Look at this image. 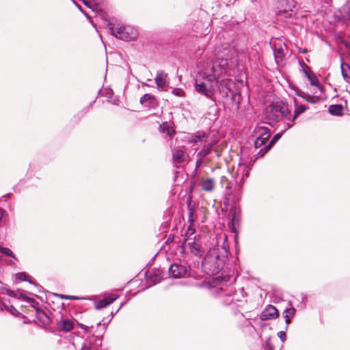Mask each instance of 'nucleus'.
I'll use <instances>...</instances> for the list:
<instances>
[{
  "instance_id": "obj_1",
  "label": "nucleus",
  "mask_w": 350,
  "mask_h": 350,
  "mask_svg": "<svg viewBox=\"0 0 350 350\" xmlns=\"http://www.w3.org/2000/svg\"><path fill=\"white\" fill-rule=\"evenodd\" d=\"M219 70L222 72L221 64L214 62L211 68L212 74H200L198 75L195 79L196 91L206 98L212 99L215 93V86L218 87L219 83L217 77Z\"/></svg>"
},
{
  "instance_id": "obj_2",
  "label": "nucleus",
  "mask_w": 350,
  "mask_h": 350,
  "mask_svg": "<svg viewBox=\"0 0 350 350\" xmlns=\"http://www.w3.org/2000/svg\"><path fill=\"white\" fill-rule=\"evenodd\" d=\"M226 241L227 238L225 237L221 251L218 247H213L208 251L202 260V267L208 269L209 273L213 275L218 273L223 269L224 262L228 257V250L225 245Z\"/></svg>"
},
{
  "instance_id": "obj_3",
  "label": "nucleus",
  "mask_w": 350,
  "mask_h": 350,
  "mask_svg": "<svg viewBox=\"0 0 350 350\" xmlns=\"http://www.w3.org/2000/svg\"><path fill=\"white\" fill-rule=\"evenodd\" d=\"M263 116L268 124L273 125L282 119L290 120L291 109L282 100L272 102L265 109Z\"/></svg>"
},
{
  "instance_id": "obj_4",
  "label": "nucleus",
  "mask_w": 350,
  "mask_h": 350,
  "mask_svg": "<svg viewBox=\"0 0 350 350\" xmlns=\"http://www.w3.org/2000/svg\"><path fill=\"white\" fill-rule=\"evenodd\" d=\"M224 305L231 306L234 314L241 312V309L246 303L243 288H239L238 293L232 286L230 287L224 296L221 297Z\"/></svg>"
},
{
  "instance_id": "obj_5",
  "label": "nucleus",
  "mask_w": 350,
  "mask_h": 350,
  "mask_svg": "<svg viewBox=\"0 0 350 350\" xmlns=\"http://www.w3.org/2000/svg\"><path fill=\"white\" fill-rule=\"evenodd\" d=\"M218 90L223 97L229 98L237 108L239 107L241 95L236 88L235 84L230 79H224L219 81Z\"/></svg>"
},
{
  "instance_id": "obj_6",
  "label": "nucleus",
  "mask_w": 350,
  "mask_h": 350,
  "mask_svg": "<svg viewBox=\"0 0 350 350\" xmlns=\"http://www.w3.org/2000/svg\"><path fill=\"white\" fill-rule=\"evenodd\" d=\"M198 256L202 257L205 252L203 247L202 237L200 235H196L193 238L184 239L183 241L180 245V253L185 254L187 253V250Z\"/></svg>"
},
{
  "instance_id": "obj_7",
  "label": "nucleus",
  "mask_w": 350,
  "mask_h": 350,
  "mask_svg": "<svg viewBox=\"0 0 350 350\" xmlns=\"http://www.w3.org/2000/svg\"><path fill=\"white\" fill-rule=\"evenodd\" d=\"M109 31L116 38L124 40L131 41L134 40L137 36V29L130 25H120L116 27L109 24Z\"/></svg>"
},
{
  "instance_id": "obj_8",
  "label": "nucleus",
  "mask_w": 350,
  "mask_h": 350,
  "mask_svg": "<svg viewBox=\"0 0 350 350\" xmlns=\"http://www.w3.org/2000/svg\"><path fill=\"white\" fill-rule=\"evenodd\" d=\"M190 267L187 262L181 261L174 262L168 268V273L171 278H181L189 275Z\"/></svg>"
},
{
  "instance_id": "obj_9",
  "label": "nucleus",
  "mask_w": 350,
  "mask_h": 350,
  "mask_svg": "<svg viewBox=\"0 0 350 350\" xmlns=\"http://www.w3.org/2000/svg\"><path fill=\"white\" fill-rule=\"evenodd\" d=\"M273 50L275 61L277 65H284L285 60L284 51L286 50V45L285 44V43L281 42L273 43Z\"/></svg>"
},
{
  "instance_id": "obj_10",
  "label": "nucleus",
  "mask_w": 350,
  "mask_h": 350,
  "mask_svg": "<svg viewBox=\"0 0 350 350\" xmlns=\"http://www.w3.org/2000/svg\"><path fill=\"white\" fill-rule=\"evenodd\" d=\"M282 8L278 10V15L284 14V17L290 18L292 16L293 9L296 7L297 2L295 0H280Z\"/></svg>"
},
{
  "instance_id": "obj_11",
  "label": "nucleus",
  "mask_w": 350,
  "mask_h": 350,
  "mask_svg": "<svg viewBox=\"0 0 350 350\" xmlns=\"http://www.w3.org/2000/svg\"><path fill=\"white\" fill-rule=\"evenodd\" d=\"M279 316V312L273 305H268L261 312L260 319L261 321L273 319Z\"/></svg>"
},
{
  "instance_id": "obj_12",
  "label": "nucleus",
  "mask_w": 350,
  "mask_h": 350,
  "mask_svg": "<svg viewBox=\"0 0 350 350\" xmlns=\"http://www.w3.org/2000/svg\"><path fill=\"white\" fill-rule=\"evenodd\" d=\"M270 136V130L267 127L263 126H257L255 128L253 134V137L265 143L269 139Z\"/></svg>"
},
{
  "instance_id": "obj_13",
  "label": "nucleus",
  "mask_w": 350,
  "mask_h": 350,
  "mask_svg": "<svg viewBox=\"0 0 350 350\" xmlns=\"http://www.w3.org/2000/svg\"><path fill=\"white\" fill-rule=\"evenodd\" d=\"M2 293H5L9 297H14L18 299L24 300L26 302L29 303V304L35 301V299L33 298L29 297L26 296L25 295L23 294L22 293H20L18 291H12L8 288H3Z\"/></svg>"
},
{
  "instance_id": "obj_14",
  "label": "nucleus",
  "mask_w": 350,
  "mask_h": 350,
  "mask_svg": "<svg viewBox=\"0 0 350 350\" xmlns=\"http://www.w3.org/2000/svg\"><path fill=\"white\" fill-rule=\"evenodd\" d=\"M118 295L116 294H110L106 297H105L103 299L98 300L95 302V308L96 310H100L104 308L110 304H111L114 301H116L118 298Z\"/></svg>"
},
{
  "instance_id": "obj_15",
  "label": "nucleus",
  "mask_w": 350,
  "mask_h": 350,
  "mask_svg": "<svg viewBox=\"0 0 350 350\" xmlns=\"http://www.w3.org/2000/svg\"><path fill=\"white\" fill-rule=\"evenodd\" d=\"M250 168L245 164H239L236 172L235 181L237 184L238 182H241L245 178H247L250 175Z\"/></svg>"
},
{
  "instance_id": "obj_16",
  "label": "nucleus",
  "mask_w": 350,
  "mask_h": 350,
  "mask_svg": "<svg viewBox=\"0 0 350 350\" xmlns=\"http://www.w3.org/2000/svg\"><path fill=\"white\" fill-rule=\"evenodd\" d=\"M211 138L210 137V133L206 132H198L192 136V139L191 142L193 144H197L198 142L204 144H206L208 142H211Z\"/></svg>"
},
{
  "instance_id": "obj_17",
  "label": "nucleus",
  "mask_w": 350,
  "mask_h": 350,
  "mask_svg": "<svg viewBox=\"0 0 350 350\" xmlns=\"http://www.w3.org/2000/svg\"><path fill=\"white\" fill-rule=\"evenodd\" d=\"M283 133L284 131L275 134L267 146L260 149L257 154V157H262L271 148V147L281 138Z\"/></svg>"
},
{
  "instance_id": "obj_18",
  "label": "nucleus",
  "mask_w": 350,
  "mask_h": 350,
  "mask_svg": "<svg viewBox=\"0 0 350 350\" xmlns=\"http://www.w3.org/2000/svg\"><path fill=\"white\" fill-rule=\"evenodd\" d=\"M217 144V142L215 139H211V142H208L206 144H204L202 149L197 153L196 157L205 159L206 156H208L213 147Z\"/></svg>"
},
{
  "instance_id": "obj_19",
  "label": "nucleus",
  "mask_w": 350,
  "mask_h": 350,
  "mask_svg": "<svg viewBox=\"0 0 350 350\" xmlns=\"http://www.w3.org/2000/svg\"><path fill=\"white\" fill-rule=\"evenodd\" d=\"M57 327L64 332L74 329V321L70 319H62L56 323Z\"/></svg>"
},
{
  "instance_id": "obj_20",
  "label": "nucleus",
  "mask_w": 350,
  "mask_h": 350,
  "mask_svg": "<svg viewBox=\"0 0 350 350\" xmlns=\"http://www.w3.org/2000/svg\"><path fill=\"white\" fill-rule=\"evenodd\" d=\"M140 103L148 108H154L157 105L155 97L150 94H145L141 97Z\"/></svg>"
},
{
  "instance_id": "obj_21",
  "label": "nucleus",
  "mask_w": 350,
  "mask_h": 350,
  "mask_svg": "<svg viewBox=\"0 0 350 350\" xmlns=\"http://www.w3.org/2000/svg\"><path fill=\"white\" fill-rule=\"evenodd\" d=\"M200 185L203 191L212 192L215 187V180L213 178H206L202 179Z\"/></svg>"
},
{
  "instance_id": "obj_22",
  "label": "nucleus",
  "mask_w": 350,
  "mask_h": 350,
  "mask_svg": "<svg viewBox=\"0 0 350 350\" xmlns=\"http://www.w3.org/2000/svg\"><path fill=\"white\" fill-rule=\"evenodd\" d=\"M0 308L6 310L15 317H18L21 313L10 304L9 300L0 301Z\"/></svg>"
},
{
  "instance_id": "obj_23",
  "label": "nucleus",
  "mask_w": 350,
  "mask_h": 350,
  "mask_svg": "<svg viewBox=\"0 0 350 350\" xmlns=\"http://www.w3.org/2000/svg\"><path fill=\"white\" fill-rule=\"evenodd\" d=\"M230 222L229 223V227L231 228V230L234 233H237V231L235 228V225H238L240 221V215L239 213L237 211H230Z\"/></svg>"
},
{
  "instance_id": "obj_24",
  "label": "nucleus",
  "mask_w": 350,
  "mask_h": 350,
  "mask_svg": "<svg viewBox=\"0 0 350 350\" xmlns=\"http://www.w3.org/2000/svg\"><path fill=\"white\" fill-rule=\"evenodd\" d=\"M167 75L163 71H158L155 77V83L159 89H163L167 85L166 80Z\"/></svg>"
},
{
  "instance_id": "obj_25",
  "label": "nucleus",
  "mask_w": 350,
  "mask_h": 350,
  "mask_svg": "<svg viewBox=\"0 0 350 350\" xmlns=\"http://www.w3.org/2000/svg\"><path fill=\"white\" fill-rule=\"evenodd\" d=\"M294 103L295 106L294 114L293 117H290L289 120L291 122H294L301 113L305 112L308 109V107L304 105H299L296 98L294 99Z\"/></svg>"
},
{
  "instance_id": "obj_26",
  "label": "nucleus",
  "mask_w": 350,
  "mask_h": 350,
  "mask_svg": "<svg viewBox=\"0 0 350 350\" xmlns=\"http://www.w3.org/2000/svg\"><path fill=\"white\" fill-rule=\"evenodd\" d=\"M295 94L305 100L306 102L311 103V104H315L318 101V98L315 96H313L312 95H310L305 92L297 89L295 92Z\"/></svg>"
},
{
  "instance_id": "obj_27",
  "label": "nucleus",
  "mask_w": 350,
  "mask_h": 350,
  "mask_svg": "<svg viewBox=\"0 0 350 350\" xmlns=\"http://www.w3.org/2000/svg\"><path fill=\"white\" fill-rule=\"evenodd\" d=\"M15 278L18 280L27 281L31 284H34L38 288H42L41 286L37 284L31 278V277L25 272H20L15 275Z\"/></svg>"
},
{
  "instance_id": "obj_28",
  "label": "nucleus",
  "mask_w": 350,
  "mask_h": 350,
  "mask_svg": "<svg viewBox=\"0 0 350 350\" xmlns=\"http://www.w3.org/2000/svg\"><path fill=\"white\" fill-rule=\"evenodd\" d=\"M163 271L159 269H154L150 275V278L154 284H157L163 278Z\"/></svg>"
},
{
  "instance_id": "obj_29",
  "label": "nucleus",
  "mask_w": 350,
  "mask_h": 350,
  "mask_svg": "<svg viewBox=\"0 0 350 350\" xmlns=\"http://www.w3.org/2000/svg\"><path fill=\"white\" fill-rule=\"evenodd\" d=\"M220 184L221 187L225 188L226 190V194L230 195L232 193V184L229 181L226 176H221Z\"/></svg>"
},
{
  "instance_id": "obj_30",
  "label": "nucleus",
  "mask_w": 350,
  "mask_h": 350,
  "mask_svg": "<svg viewBox=\"0 0 350 350\" xmlns=\"http://www.w3.org/2000/svg\"><path fill=\"white\" fill-rule=\"evenodd\" d=\"M343 107L340 104L332 105L329 107V112L334 116H340L342 115Z\"/></svg>"
},
{
  "instance_id": "obj_31",
  "label": "nucleus",
  "mask_w": 350,
  "mask_h": 350,
  "mask_svg": "<svg viewBox=\"0 0 350 350\" xmlns=\"http://www.w3.org/2000/svg\"><path fill=\"white\" fill-rule=\"evenodd\" d=\"M296 312V310L294 308H286L284 311V319H285V323L286 324V329H288V325L291 323V318L293 317Z\"/></svg>"
},
{
  "instance_id": "obj_32",
  "label": "nucleus",
  "mask_w": 350,
  "mask_h": 350,
  "mask_svg": "<svg viewBox=\"0 0 350 350\" xmlns=\"http://www.w3.org/2000/svg\"><path fill=\"white\" fill-rule=\"evenodd\" d=\"M159 130L161 133H165L170 137H172L174 133V131L169 126L167 122H163L160 124Z\"/></svg>"
},
{
  "instance_id": "obj_33",
  "label": "nucleus",
  "mask_w": 350,
  "mask_h": 350,
  "mask_svg": "<svg viewBox=\"0 0 350 350\" xmlns=\"http://www.w3.org/2000/svg\"><path fill=\"white\" fill-rule=\"evenodd\" d=\"M341 72L343 78L350 83V66L349 64H341Z\"/></svg>"
},
{
  "instance_id": "obj_34",
  "label": "nucleus",
  "mask_w": 350,
  "mask_h": 350,
  "mask_svg": "<svg viewBox=\"0 0 350 350\" xmlns=\"http://www.w3.org/2000/svg\"><path fill=\"white\" fill-rule=\"evenodd\" d=\"M185 152L183 150L178 149L173 153V160L176 163H181L185 160Z\"/></svg>"
},
{
  "instance_id": "obj_35",
  "label": "nucleus",
  "mask_w": 350,
  "mask_h": 350,
  "mask_svg": "<svg viewBox=\"0 0 350 350\" xmlns=\"http://www.w3.org/2000/svg\"><path fill=\"white\" fill-rule=\"evenodd\" d=\"M0 252L5 256L14 258L15 261H18V258L16 257L13 252L8 247L0 245Z\"/></svg>"
},
{
  "instance_id": "obj_36",
  "label": "nucleus",
  "mask_w": 350,
  "mask_h": 350,
  "mask_svg": "<svg viewBox=\"0 0 350 350\" xmlns=\"http://www.w3.org/2000/svg\"><path fill=\"white\" fill-rule=\"evenodd\" d=\"M38 319L42 323L49 325L51 323V319L44 312H39L38 314Z\"/></svg>"
},
{
  "instance_id": "obj_37",
  "label": "nucleus",
  "mask_w": 350,
  "mask_h": 350,
  "mask_svg": "<svg viewBox=\"0 0 350 350\" xmlns=\"http://www.w3.org/2000/svg\"><path fill=\"white\" fill-rule=\"evenodd\" d=\"M343 17L350 20V3L347 4L342 8Z\"/></svg>"
},
{
  "instance_id": "obj_38",
  "label": "nucleus",
  "mask_w": 350,
  "mask_h": 350,
  "mask_svg": "<svg viewBox=\"0 0 350 350\" xmlns=\"http://www.w3.org/2000/svg\"><path fill=\"white\" fill-rule=\"evenodd\" d=\"M305 76L307 77V79H308V81H310V84L312 85H314V86H317V79L316 77H314V78L310 75V74L308 72V71H305Z\"/></svg>"
},
{
  "instance_id": "obj_39",
  "label": "nucleus",
  "mask_w": 350,
  "mask_h": 350,
  "mask_svg": "<svg viewBox=\"0 0 350 350\" xmlns=\"http://www.w3.org/2000/svg\"><path fill=\"white\" fill-rule=\"evenodd\" d=\"M172 93L178 96V97H183L185 96V92L183 89L180 88H174L172 90Z\"/></svg>"
},
{
  "instance_id": "obj_40",
  "label": "nucleus",
  "mask_w": 350,
  "mask_h": 350,
  "mask_svg": "<svg viewBox=\"0 0 350 350\" xmlns=\"http://www.w3.org/2000/svg\"><path fill=\"white\" fill-rule=\"evenodd\" d=\"M62 299H68V300H79L81 299L82 298L78 297L77 296L73 295H58Z\"/></svg>"
},
{
  "instance_id": "obj_41",
  "label": "nucleus",
  "mask_w": 350,
  "mask_h": 350,
  "mask_svg": "<svg viewBox=\"0 0 350 350\" xmlns=\"http://www.w3.org/2000/svg\"><path fill=\"white\" fill-rule=\"evenodd\" d=\"M174 242H176L175 236L174 234H170L169 236L167 237V240L165 241V243L167 245H169Z\"/></svg>"
},
{
  "instance_id": "obj_42",
  "label": "nucleus",
  "mask_w": 350,
  "mask_h": 350,
  "mask_svg": "<svg viewBox=\"0 0 350 350\" xmlns=\"http://www.w3.org/2000/svg\"><path fill=\"white\" fill-rule=\"evenodd\" d=\"M299 66H301V70L303 71V72L305 74V71H308V70L310 69V67L308 66H307L303 60H299Z\"/></svg>"
},
{
  "instance_id": "obj_43",
  "label": "nucleus",
  "mask_w": 350,
  "mask_h": 350,
  "mask_svg": "<svg viewBox=\"0 0 350 350\" xmlns=\"http://www.w3.org/2000/svg\"><path fill=\"white\" fill-rule=\"evenodd\" d=\"M265 144V143L263 142L262 141L258 140V139L256 138V139L254 141V147L256 149H258L260 147H261L262 146H263Z\"/></svg>"
},
{
  "instance_id": "obj_44",
  "label": "nucleus",
  "mask_w": 350,
  "mask_h": 350,
  "mask_svg": "<svg viewBox=\"0 0 350 350\" xmlns=\"http://www.w3.org/2000/svg\"><path fill=\"white\" fill-rule=\"evenodd\" d=\"M203 161H204V159H202V158L200 159L199 157H197L196 162V170L200 168L202 166Z\"/></svg>"
},
{
  "instance_id": "obj_45",
  "label": "nucleus",
  "mask_w": 350,
  "mask_h": 350,
  "mask_svg": "<svg viewBox=\"0 0 350 350\" xmlns=\"http://www.w3.org/2000/svg\"><path fill=\"white\" fill-rule=\"evenodd\" d=\"M278 336L281 340V341L284 342L286 340V333L284 331H280L278 332Z\"/></svg>"
},
{
  "instance_id": "obj_46",
  "label": "nucleus",
  "mask_w": 350,
  "mask_h": 350,
  "mask_svg": "<svg viewBox=\"0 0 350 350\" xmlns=\"http://www.w3.org/2000/svg\"><path fill=\"white\" fill-rule=\"evenodd\" d=\"M78 323L79 326L80 327V328L82 329L85 333H87L88 332V329H89L88 326L85 325L82 323Z\"/></svg>"
},
{
  "instance_id": "obj_47",
  "label": "nucleus",
  "mask_w": 350,
  "mask_h": 350,
  "mask_svg": "<svg viewBox=\"0 0 350 350\" xmlns=\"http://www.w3.org/2000/svg\"><path fill=\"white\" fill-rule=\"evenodd\" d=\"M78 323L79 326L80 327V328L82 329L85 333H87L88 332V329H89L88 326L85 325L82 323Z\"/></svg>"
},
{
  "instance_id": "obj_48",
  "label": "nucleus",
  "mask_w": 350,
  "mask_h": 350,
  "mask_svg": "<svg viewBox=\"0 0 350 350\" xmlns=\"http://www.w3.org/2000/svg\"><path fill=\"white\" fill-rule=\"evenodd\" d=\"M300 298H301V301L305 302L308 299V296L306 294L302 293L300 294Z\"/></svg>"
},
{
  "instance_id": "obj_49",
  "label": "nucleus",
  "mask_w": 350,
  "mask_h": 350,
  "mask_svg": "<svg viewBox=\"0 0 350 350\" xmlns=\"http://www.w3.org/2000/svg\"><path fill=\"white\" fill-rule=\"evenodd\" d=\"M123 306V304H121V305L120 306V307L118 308V310L116 311V312H111V314H110V320L113 317V316L119 311V310L122 308V306Z\"/></svg>"
},
{
  "instance_id": "obj_50",
  "label": "nucleus",
  "mask_w": 350,
  "mask_h": 350,
  "mask_svg": "<svg viewBox=\"0 0 350 350\" xmlns=\"http://www.w3.org/2000/svg\"><path fill=\"white\" fill-rule=\"evenodd\" d=\"M195 232V230L191 228V226L188 228L187 233H190V234H193Z\"/></svg>"
},
{
  "instance_id": "obj_51",
  "label": "nucleus",
  "mask_w": 350,
  "mask_h": 350,
  "mask_svg": "<svg viewBox=\"0 0 350 350\" xmlns=\"http://www.w3.org/2000/svg\"><path fill=\"white\" fill-rule=\"evenodd\" d=\"M17 261H15L14 258L12 260H10L9 262V265H14Z\"/></svg>"
},
{
  "instance_id": "obj_52",
  "label": "nucleus",
  "mask_w": 350,
  "mask_h": 350,
  "mask_svg": "<svg viewBox=\"0 0 350 350\" xmlns=\"http://www.w3.org/2000/svg\"><path fill=\"white\" fill-rule=\"evenodd\" d=\"M81 350H90L89 347L83 346Z\"/></svg>"
},
{
  "instance_id": "obj_53",
  "label": "nucleus",
  "mask_w": 350,
  "mask_h": 350,
  "mask_svg": "<svg viewBox=\"0 0 350 350\" xmlns=\"http://www.w3.org/2000/svg\"><path fill=\"white\" fill-rule=\"evenodd\" d=\"M287 125H288V127L286 129H285L284 131H286V129H290V128H291L293 126V124H291L289 123H288Z\"/></svg>"
},
{
  "instance_id": "obj_54",
  "label": "nucleus",
  "mask_w": 350,
  "mask_h": 350,
  "mask_svg": "<svg viewBox=\"0 0 350 350\" xmlns=\"http://www.w3.org/2000/svg\"><path fill=\"white\" fill-rule=\"evenodd\" d=\"M191 215H192V213H191V212H190V213H189V218L191 217Z\"/></svg>"
},
{
  "instance_id": "obj_55",
  "label": "nucleus",
  "mask_w": 350,
  "mask_h": 350,
  "mask_svg": "<svg viewBox=\"0 0 350 350\" xmlns=\"http://www.w3.org/2000/svg\"><path fill=\"white\" fill-rule=\"evenodd\" d=\"M100 325H101V322H99L98 323L97 325L99 326Z\"/></svg>"
},
{
  "instance_id": "obj_56",
  "label": "nucleus",
  "mask_w": 350,
  "mask_h": 350,
  "mask_svg": "<svg viewBox=\"0 0 350 350\" xmlns=\"http://www.w3.org/2000/svg\"><path fill=\"white\" fill-rule=\"evenodd\" d=\"M302 53H306V50H304V51Z\"/></svg>"
}]
</instances>
